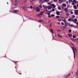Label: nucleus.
Masks as SVG:
<instances>
[{
    "instance_id": "nucleus-35",
    "label": "nucleus",
    "mask_w": 78,
    "mask_h": 78,
    "mask_svg": "<svg viewBox=\"0 0 78 78\" xmlns=\"http://www.w3.org/2000/svg\"><path fill=\"white\" fill-rule=\"evenodd\" d=\"M73 38H75V37H76V36H75V35H73Z\"/></svg>"
},
{
    "instance_id": "nucleus-7",
    "label": "nucleus",
    "mask_w": 78,
    "mask_h": 78,
    "mask_svg": "<svg viewBox=\"0 0 78 78\" xmlns=\"http://www.w3.org/2000/svg\"><path fill=\"white\" fill-rule=\"evenodd\" d=\"M19 12L18 10H15L13 11H12V12H13V13H16V12Z\"/></svg>"
},
{
    "instance_id": "nucleus-39",
    "label": "nucleus",
    "mask_w": 78,
    "mask_h": 78,
    "mask_svg": "<svg viewBox=\"0 0 78 78\" xmlns=\"http://www.w3.org/2000/svg\"><path fill=\"white\" fill-rule=\"evenodd\" d=\"M51 33H53V31L52 30H51Z\"/></svg>"
},
{
    "instance_id": "nucleus-59",
    "label": "nucleus",
    "mask_w": 78,
    "mask_h": 78,
    "mask_svg": "<svg viewBox=\"0 0 78 78\" xmlns=\"http://www.w3.org/2000/svg\"><path fill=\"white\" fill-rule=\"evenodd\" d=\"M77 75H78V72H77Z\"/></svg>"
},
{
    "instance_id": "nucleus-64",
    "label": "nucleus",
    "mask_w": 78,
    "mask_h": 78,
    "mask_svg": "<svg viewBox=\"0 0 78 78\" xmlns=\"http://www.w3.org/2000/svg\"><path fill=\"white\" fill-rule=\"evenodd\" d=\"M15 68H16V67Z\"/></svg>"
},
{
    "instance_id": "nucleus-43",
    "label": "nucleus",
    "mask_w": 78,
    "mask_h": 78,
    "mask_svg": "<svg viewBox=\"0 0 78 78\" xmlns=\"http://www.w3.org/2000/svg\"><path fill=\"white\" fill-rule=\"evenodd\" d=\"M44 2H48V1H47V0H44Z\"/></svg>"
},
{
    "instance_id": "nucleus-22",
    "label": "nucleus",
    "mask_w": 78,
    "mask_h": 78,
    "mask_svg": "<svg viewBox=\"0 0 78 78\" xmlns=\"http://www.w3.org/2000/svg\"><path fill=\"white\" fill-rule=\"evenodd\" d=\"M37 17H41V16H40V15L39 14H37L36 15Z\"/></svg>"
},
{
    "instance_id": "nucleus-5",
    "label": "nucleus",
    "mask_w": 78,
    "mask_h": 78,
    "mask_svg": "<svg viewBox=\"0 0 78 78\" xmlns=\"http://www.w3.org/2000/svg\"><path fill=\"white\" fill-rule=\"evenodd\" d=\"M33 0H30V3H28V4L30 5H33Z\"/></svg>"
},
{
    "instance_id": "nucleus-30",
    "label": "nucleus",
    "mask_w": 78,
    "mask_h": 78,
    "mask_svg": "<svg viewBox=\"0 0 78 78\" xmlns=\"http://www.w3.org/2000/svg\"><path fill=\"white\" fill-rule=\"evenodd\" d=\"M61 23L62 25H64V23H63V22H61Z\"/></svg>"
},
{
    "instance_id": "nucleus-17",
    "label": "nucleus",
    "mask_w": 78,
    "mask_h": 78,
    "mask_svg": "<svg viewBox=\"0 0 78 78\" xmlns=\"http://www.w3.org/2000/svg\"><path fill=\"white\" fill-rule=\"evenodd\" d=\"M68 36H69V37H72V34H68Z\"/></svg>"
},
{
    "instance_id": "nucleus-24",
    "label": "nucleus",
    "mask_w": 78,
    "mask_h": 78,
    "mask_svg": "<svg viewBox=\"0 0 78 78\" xmlns=\"http://www.w3.org/2000/svg\"><path fill=\"white\" fill-rule=\"evenodd\" d=\"M48 8V9L49 10H50V9H51V7L50 6H47Z\"/></svg>"
},
{
    "instance_id": "nucleus-37",
    "label": "nucleus",
    "mask_w": 78,
    "mask_h": 78,
    "mask_svg": "<svg viewBox=\"0 0 78 78\" xmlns=\"http://www.w3.org/2000/svg\"><path fill=\"white\" fill-rule=\"evenodd\" d=\"M30 9H32V8H33V6H30Z\"/></svg>"
},
{
    "instance_id": "nucleus-52",
    "label": "nucleus",
    "mask_w": 78,
    "mask_h": 78,
    "mask_svg": "<svg viewBox=\"0 0 78 78\" xmlns=\"http://www.w3.org/2000/svg\"><path fill=\"white\" fill-rule=\"evenodd\" d=\"M54 2H57V0H54Z\"/></svg>"
},
{
    "instance_id": "nucleus-38",
    "label": "nucleus",
    "mask_w": 78,
    "mask_h": 78,
    "mask_svg": "<svg viewBox=\"0 0 78 78\" xmlns=\"http://www.w3.org/2000/svg\"><path fill=\"white\" fill-rule=\"evenodd\" d=\"M55 9H52V11H55Z\"/></svg>"
},
{
    "instance_id": "nucleus-46",
    "label": "nucleus",
    "mask_w": 78,
    "mask_h": 78,
    "mask_svg": "<svg viewBox=\"0 0 78 78\" xmlns=\"http://www.w3.org/2000/svg\"><path fill=\"white\" fill-rule=\"evenodd\" d=\"M48 15H50V12H48Z\"/></svg>"
},
{
    "instance_id": "nucleus-14",
    "label": "nucleus",
    "mask_w": 78,
    "mask_h": 78,
    "mask_svg": "<svg viewBox=\"0 0 78 78\" xmlns=\"http://www.w3.org/2000/svg\"><path fill=\"white\" fill-rule=\"evenodd\" d=\"M73 1L74 2L75 4H76V3H78V1H76V0H74Z\"/></svg>"
},
{
    "instance_id": "nucleus-19",
    "label": "nucleus",
    "mask_w": 78,
    "mask_h": 78,
    "mask_svg": "<svg viewBox=\"0 0 78 78\" xmlns=\"http://www.w3.org/2000/svg\"><path fill=\"white\" fill-rule=\"evenodd\" d=\"M72 20H73V19H72V18H69L68 19V21H72Z\"/></svg>"
},
{
    "instance_id": "nucleus-18",
    "label": "nucleus",
    "mask_w": 78,
    "mask_h": 78,
    "mask_svg": "<svg viewBox=\"0 0 78 78\" xmlns=\"http://www.w3.org/2000/svg\"><path fill=\"white\" fill-rule=\"evenodd\" d=\"M43 12H40L39 14L40 15V17L41 16H42V15H43Z\"/></svg>"
},
{
    "instance_id": "nucleus-32",
    "label": "nucleus",
    "mask_w": 78,
    "mask_h": 78,
    "mask_svg": "<svg viewBox=\"0 0 78 78\" xmlns=\"http://www.w3.org/2000/svg\"><path fill=\"white\" fill-rule=\"evenodd\" d=\"M72 31V30L71 29H70L69 30V33H71V32Z\"/></svg>"
},
{
    "instance_id": "nucleus-47",
    "label": "nucleus",
    "mask_w": 78,
    "mask_h": 78,
    "mask_svg": "<svg viewBox=\"0 0 78 78\" xmlns=\"http://www.w3.org/2000/svg\"><path fill=\"white\" fill-rule=\"evenodd\" d=\"M25 6H23V7H22V8H23V9H25Z\"/></svg>"
},
{
    "instance_id": "nucleus-36",
    "label": "nucleus",
    "mask_w": 78,
    "mask_h": 78,
    "mask_svg": "<svg viewBox=\"0 0 78 78\" xmlns=\"http://www.w3.org/2000/svg\"><path fill=\"white\" fill-rule=\"evenodd\" d=\"M58 9H59V10H61V8H60V7H58Z\"/></svg>"
},
{
    "instance_id": "nucleus-53",
    "label": "nucleus",
    "mask_w": 78,
    "mask_h": 78,
    "mask_svg": "<svg viewBox=\"0 0 78 78\" xmlns=\"http://www.w3.org/2000/svg\"><path fill=\"white\" fill-rule=\"evenodd\" d=\"M52 26V25L51 24H50V26L51 27Z\"/></svg>"
},
{
    "instance_id": "nucleus-55",
    "label": "nucleus",
    "mask_w": 78,
    "mask_h": 78,
    "mask_svg": "<svg viewBox=\"0 0 78 78\" xmlns=\"http://www.w3.org/2000/svg\"><path fill=\"white\" fill-rule=\"evenodd\" d=\"M60 31H61V30H58V31L59 32Z\"/></svg>"
},
{
    "instance_id": "nucleus-56",
    "label": "nucleus",
    "mask_w": 78,
    "mask_h": 78,
    "mask_svg": "<svg viewBox=\"0 0 78 78\" xmlns=\"http://www.w3.org/2000/svg\"><path fill=\"white\" fill-rule=\"evenodd\" d=\"M50 22V21H49L48 22V23H49Z\"/></svg>"
},
{
    "instance_id": "nucleus-31",
    "label": "nucleus",
    "mask_w": 78,
    "mask_h": 78,
    "mask_svg": "<svg viewBox=\"0 0 78 78\" xmlns=\"http://www.w3.org/2000/svg\"><path fill=\"white\" fill-rule=\"evenodd\" d=\"M48 17H49V18H51V16L50 15H48Z\"/></svg>"
},
{
    "instance_id": "nucleus-58",
    "label": "nucleus",
    "mask_w": 78,
    "mask_h": 78,
    "mask_svg": "<svg viewBox=\"0 0 78 78\" xmlns=\"http://www.w3.org/2000/svg\"><path fill=\"white\" fill-rule=\"evenodd\" d=\"M77 6L78 7V3L77 5Z\"/></svg>"
},
{
    "instance_id": "nucleus-15",
    "label": "nucleus",
    "mask_w": 78,
    "mask_h": 78,
    "mask_svg": "<svg viewBox=\"0 0 78 78\" xmlns=\"http://www.w3.org/2000/svg\"><path fill=\"white\" fill-rule=\"evenodd\" d=\"M73 6L74 9H76V5H73Z\"/></svg>"
},
{
    "instance_id": "nucleus-45",
    "label": "nucleus",
    "mask_w": 78,
    "mask_h": 78,
    "mask_svg": "<svg viewBox=\"0 0 78 78\" xmlns=\"http://www.w3.org/2000/svg\"><path fill=\"white\" fill-rule=\"evenodd\" d=\"M67 7H68V8H70V5H67Z\"/></svg>"
},
{
    "instance_id": "nucleus-26",
    "label": "nucleus",
    "mask_w": 78,
    "mask_h": 78,
    "mask_svg": "<svg viewBox=\"0 0 78 78\" xmlns=\"http://www.w3.org/2000/svg\"><path fill=\"white\" fill-rule=\"evenodd\" d=\"M40 8H42V5L41 4H40L39 6Z\"/></svg>"
},
{
    "instance_id": "nucleus-62",
    "label": "nucleus",
    "mask_w": 78,
    "mask_h": 78,
    "mask_svg": "<svg viewBox=\"0 0 78 78\" xmlns=\"http://www.w3.org/2000/svg\"><path fill=\"white\" fill-rule=\"evenodd\" d=\"M59 0V1H60V0Z\"/></svg>"
},
{
    "instance_id": "nucleus-4",
    "label": "nucleus",
    "mask_w": 78,
    "mask_h": 78,
    "mask_svg": "<svg viewBox=\"0 0 78 78\" xmlns=\"http://www.w3.org/2000/svg\"><path fill=\"white\" fill-rule=\"evenodd\" d=\"M62 21H63L65 23H69L66 22V19H65V18H64V17H62Z\"/></svg>"
},
{
    "instance_id": "nucleus-16",
    "label": "nucleus",
    "mask_w": 78,
    "mask_h": 78,
    "mask_svg": "<svg viewBox=\"0 0 78 78\" xmlns=\"http://www.w3.org/2000/svg\"><path fill=\"white\" fill-rule=\"evenodd\" d=\"M59 3L61 4V3H62V2H63V1L62 0H61L60 1H59Z\"/></svg>"
},
{
    "instance_id": "nucleus-13",
    "label": "nucleus",
    "mask_w": 78,
    "mask_h": 78,
    "mask_svg": "<svg viewBox=\"0 0 78 78\" xmlns=\"http://www.w3.org/2000/svg\"><path fill=\"white\" fill-rule=\"evenodd\" d=\"M75 12L76 14H77L78 13V10H75Z\"/></svg>"
},
{
    "instance_id": "nucleus-51",
    "label": "nucleus",
    "mask_w": 78,
    "mask_h": 78,
    "mask_svg": "<svg viewBox=\"0 0 78 78\" xmlns=\"http://www.w3.org/2000/svg\"><path fill=\"white\" fill-rule=\"evenodd\" d=\"M49 12H52V10L49 11Z\"/></svg>"
},
{
    "instance_id": "nucleus-29",
    "label": "nucleus",
    "mask_w": 78,
    "mask_h": 78,
    "mask_svg": "<svg viewBox=\"0 0 78 78\" xmlns=\"http://www.w3.org/2000/svg\"><path fill=\"white\" fill-rule=\"evenodd\" d=\"M75 2H74L73 1V2H72V5H73V6L74 5H75Z\"/></svg>"
},
{
    "instance_id": "nucleus-61",
    "label": "nucleus",
    "mask_w": 78,
    "mask_h": 78,
    "mask_svg": "<svg viewBox=\"0 0 78 78\" xmlns=\"http://www.w3.org/2000/svg\"><path fill=\"white\" fill-rule=\"evenodd\" d=\"M76 40H78V38H77Z\"/></svg>"
},
{
    "instance_id": "nucleus-23",
    "label": "nucleus",
    "mask_w": 78,
    "mask_h": 78,
    "mask_svg": "<svg viewBox=\"0 0 78 78\" xmlns=\"http://www.w3.org/2000/svg\"><path fill=\"white\" fill-rule=\"evenodd\" d=\"M62 5L64 7H66V4H63Z\"/></svg>"
},
{
    "instance_id": "nucleus-10",
    "label": "nucleus",
    "mask_w": 78,
    "mask_h": 78,
    "mask_svg": "<svg viewBox=\"0 0 78 78\" xmlns=\"http://www.w3.org/2000/svg\"><path fill=\"white\" fill-rule=\"evenodd\" d=\"M64 10L66 12L68 11V9L66 8H65Z\"/></svg>"
},
{
    "instance_id": "nucleus-27",
    "label": "nucleus",
    "mask_w": 78,
    "mask_h": 78,
    "mask_svg": "<svg viewBox=\"0 0 78 78\" xmlns=\"http://www.w3.org/2000/svg\"><path fill=\"white\" fill-rule=\"evenodd\" d=\"M58 37H62V36L60 35L59 34H58Z\"/></svg>"
},
{
    "instance_id": "nucleus-41",
    "label": "nucleus",
    "mask_w": 78,
    "mask_h": 78,
    "mask_svg": "<svg viewBox=\"0 0 78 78\" xmlns=\"http://www.w3.org/2000/svg\"><path fill=\"white\" fill-rule=\"evenodd\" d=\"M56 18H59V16H56Z\"/></svg>"
},
{
    "instance_id": "nucleus-28",
    "label": "nucleus",
    "mask_w": 78,
    "mask_h": 78,
    "mask_svg": "<svg viewBox=\"0 0 78 78\" xmlns=\"http://www.w3.org/2000/svg\"><path fill=\"white\" fill-rule=\"evenodd\" d=\"M38 22H43V20H38Z\"/></svg>"
},
{
    "instance_id": "nucleus-3",
    "label": "nucleus",
    "mask_w": 78,
    "mask_h": 78,
    "mask_svg": "<svg viewBox=\"0 0 78 78\" xmlns=\"http://www.w3.org/2000/svg\"><path fill=\"white\" fill-rule=\"evenodd\" d=\"M34 9L37 12H39L41 11V10L40 9H39V7H36V8H34Z\"/></svg>"
},
{
    "instance_id": "nucleus-34",
    "label": "nucleus",
    "mask_w": 78,
    "mask_h": 78,
    "mask_svg": "<svg viewBox=\"0 0 78 78\" xmlns=\"http://www.w3.org/2000/svg\"><path fill=\"white\" fill-rule=\"evenodd\" d=\"M72 18H75V16L74 15L72 16Z\"/></svg>"
},
{
    "instance_id": "nucleus-20",
    "label": "nucleus",
    "mask_w": 78,
    "mask_h": 78,
    "mask_svg": "<svg viewBox=\"0 0 78 78\" xmlns=\"http://www.w3.org/2000/svg\"><path fill=\"white\" fill-rule=\"evenodd\" d=\"M40 2L41 3H44V1L40 0Z\"/></svg>"
},
{
    "instance_id": "nucleus-44",
    "label": "nucleus",
    "mask_w": 78,
    "mask_h": 78,
    "mask_svg": "<svg viewBox=\"0 0 78 78\" xmlns=\"http://www.w3.org/2000/svg\"><path fill=\"white\" fill-rule=\"evenodd\" d=\"M47 4L48 5H50V4H51V3L50 2V3L48 2Z\"/></svg>"
},
{
    "instance_id": "nucleus-2",
    "label": "nucleus",
    "mask_w": 78,
    "mask_h": 78,
    "mask_svg": "<svg viewBox=\"0 0 78 78\" xmlns=\"http://www.w3.org/2000/svg\"><path fill=\"white\" fill-rule=\"evenodd\" d=\"M72 50H73V52L74 53V58H75V55H76V49L75 47H72Z\"/></svg>"
},
{
    "instance_id": "nucleus-60",
    "label": "nucleus",
    "mask_w": 78,
    "mask_h": 78,
    "mask_svg": "<svg viewBox=\"0 0 78 78\" xmlns=\"http://www.w3.org/2000/svg\"><path fill=\"white\" fill-rule=\"evenodd\" d=\"M47 0L48 2V1H50V0Z\"/></svg>"
},
{
    "instance_id": "nucleus-42",
    "label": "nucleus",
    "mask_w": 78,
    "mask_h": 78,
    "mask_svg": "<svg viewBox=\"0 0 78 78\" xmlns=\"http://www.w3.org/2000/svg\"><path fill=\"white\" fill-rule=\"evenodd\" d=\"M51 16H52V17H54V16H55V15H54V14H52Z\"/></svg>"
},
{
    "instance_id": "nucleus-25",
    "label": "nucleus",
    "mask_w": 78,
    "mask_h": 78,
    "mask_svg": "<svg viewBox=\"0 0 78 78\" xmlns=\"http://www.w3.org/2000/svg\"><path fill=\"white\" fill-rule=\"evenodd\" d=\"M69 75H70V74H69L67 75H66V76H65L64 78H67V77H68V76H69Z\"/></svg>"
},
{
    "instance_id": "nucleus-6",
    "label": "nucleus",
    "mask_w": 78,
    "mask_h": 78,
    "mask_svg": "<svg viewBox=\"0 0 78 78\" xmlns=\"http://www.w3.org/2000/svg\"><path fill=\"white\" fill-rule=\"evenodd\" d=\"M78 20H77V19H75L74 20H72V21L73 22H74L75 23H76V21Z\"/></svg>"
},
{
    "instance_id": "nucleus-11",
    "label": "nucleus",
    "mask_w": 78,
    "mask_h": 78,
    "mask_svg": "<svg viewBox=\"0 0 78 78\" xmlns=\"http://www.w3.org/2000/svg\"><path fill=\"white\" fill-rule=\"evenodd\" d=\"M51 6L53 7V8H55L56 7V5H55V4H51Z\"/></svg>"
},
{
    "instance_id": "nucleus-21",
    "label": "nucleus",
    "mask_w": 78,
    "mask_h": 78,
    "mask_svg": "<svg viewBox=\"0 0 78 78\" xmlns=\"http://www.w3.org/2000/svg\"><path fill=\"white\" fill-rule=\"evenodd\" d=\"M44 12H45V13H46L47 14V12H48V10H45L44 11Z\"/></svg>"
},
{
    "instance_id": "nucleus-54",
    "label": "nucleus",
    "mask_w": 78,
    "mask_h": 78,
    "mask_svg": "<svg viewBox=\"0 0 78 78\" xmlns=\"http://www.w3.org/2000/svg\"><path fill=\"white\" fill-rule=\"evenodd\" d=\"M27 0H25L24 1V2H27Z\"/></svg>"
},
{
    "instance_id": "nucleus-8",
    "label": "nucleus",
    "mask_w": 78,
    "mask_h": 78,
    "mask_svg": "<svg viewBox=\"0 0 78 78\" xmlns=\"http://www.w3.org/2000/svg\"><path fill=\"white\" fill-rule=\"evenodd\" d=\"M15 3L16 5H17L19 3V2L17 0H15Z\"/></svg>"
},
{
    "instance_id": "nucleus-33",
    "label": "nucleus",
    "mask_w": 78,
    "mask_h": 78,
    "mask_svg": "<svg viewBox=\"0 0 78 78\" xmlns=\"http://www.w3.org/2000/svg\"><path fill=\"white\" fill-rule=\"evenodd\" d=\"M69 2H73V0H69Z\"/></svg>"
},
{
    "instance_id": "nucleus-49",
    "label": "nucleus",
    "mask_w": 78,
    "mask_h": 78,
    "mask_svg": "<svg viewBox=\"0 0 78 78\" xmlns=\"http://www.w3.org/2000/svg\"><path fill=\"white\" fill-rule=\"evenodd\" d=\"M66 3L68 4V3H69V2H68V1L66 2Z\"/></svg>"
},
{
    "instance_id": "nucleus-48",
    "label": "nucleus",
    "mask_w": 78,
    "mask_h": 78,
    "mask_svg": "<svg viewBox=\"0 0 78 78\" xmlns=\"http://www.w3.org/2000/svg\"><path fill=\"white\" fill-rule=\"evenodd\" d=\"M58 22H61V20H58Z\"/></svg>"
},
{
    "instance_id": "nucleus-12",
    "label": "nucleus",
    "mask_w": 78,
    "mask_h": 78,
    "mask_svg": "<svg viewBox=\"0 0 78 78\" xmlns=\"http://www.w3.org/2000/svg\"><path fill=\"white\" fill-rule=\"evenodd\" d=\"M56 13L57 15H58V16H59V15H60V12L59 11L56 12Z\"/></svg>"
},
{
    "instance_id": "nucleus-1",
    "label": "nucleus",
    "mask_w": 78,
    "mask_h": 78,
    "mask_svg": "<svg viewBox=\"0 0 78 78\" xmlns=\"http://www.w3.org/2000/svg\"><path fill=\"white\" fill-rule=\"evenodd\" d=\"M70 27H74V26L70 24L69 23H65V26H62L61 28L62 30H65L66 28H69Z\"/></svg>"
},
{
    "instance_id": "nucleus-9",
    "label": "nucleus",
    "mask_w": 78,
    "mask_h": 78,
    "mask_svg": "<svg viewBox=\"0 0 78 78\" xmlns=\"http://www.w3.org/2000/svg\"><path fill=\"white\" fill-rule=\"evenodd\" d=\"M43 7L45 9H47V8H48V7L46 6L45 5H43Z\"/></svg>"
},
{
    "instance_id": "nucleus-40",
    "label": "nucleus",
    "mask_w": 78,
    "mask_h": 78,
    "mask_svg": "<svg viewBox=\"0 0 78 78\" xmlns=\"http://www.w3.org/2000/svg\"><path fill=\"white\" fill-rule=\"evenodd\" d=\"M73 11H71L70 12V13L71 14H73Z\"/></svg>"
},
{
    "instance_id": "nucleus-57",
    "label": "nucleus",
    "mask_w": 78,
    "mask_h": 78,
    "mask_svg": "<svg viewBox=\"0 0 78 78\" xmlns=\"http://www.w3.org/2000/svg\"><path fill=\"white\" fill-rule=\"evenodd\" d=\"M58 24H60V23L58 22Z\"/></svg>"
},
{
    "instance_id": "nucleus-63",
    "label": "nucleus",
    "mask_w": 78,
    "mask_h": 78,
    "mask_svg": "<svg viewBox=\"0 0 78 78\" xmlns=\"http://www.w3.org/2000/svg\"><path fill=\"white\" fill-rule=\"evenodd\" d=\"M72 44L73 45V44Z\"/></svg>"
},
{
    "instance_id": "nucleus-50",
    "label": "nucleus",
    "mask_w": 78,
    "mask_h": 78,
    "mask_svg": "<svg viewBox=\"0 0 78 78\" xmlns=\"http://www.w3.org/2000/svg\"><path fill=\"white\" fill-rule=\"evenodd\" d=\"M66 16H69V15L68 13H67L66 14Z\"/></svg>"
}]
</instances>
